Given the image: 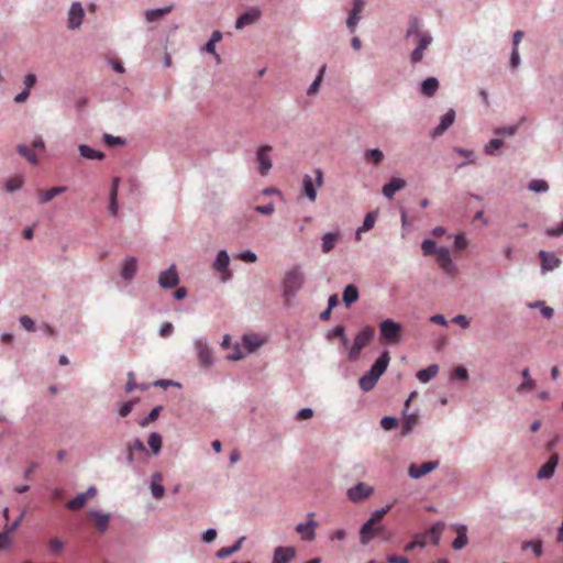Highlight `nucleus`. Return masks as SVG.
I'll return each mask as SVG.
<instances>
[{"label":"nucleus","mask_w":563,"mask_h":563,"mask_svg":"<svg viewBox=\"0 0 563 563\" xmlns=\"http://www.w3.org/2000/svg\"><path fill=\"white\" fill-rule=\"evenodd\" d=\"M407 38H413L417 47L410 55V60L412 64L420 63L423 58V52L428 48V46L432 42V37L428 32L421 31L419 29V23L416 19L410 21V25L407 30L406 34Z\"/></svg>","instance_id":"f257e3e1"},{"label":"nucleus","mask_w":563,"mask_h":563,"mask_svg":"<svg viewBox=\"0 0 563 563\" xmlns=\"http://www.w3.org/2000/svg\"><path fill=\"white\" fill-rule=\"evenodd\" d=\"M390 361L388 351H384L372 365L371 369L360 378V387L364 391L372 390L379 377L386 372Z\"/></svg>","instance_id":"f03ea898"},{"label":"nucleus","mask_w":563,"mask_h":563,"mask_svg":"<svg viewBox=\"0 0 563 563\" xmlns=\"http://www.w3.org/2000/svg\"><path fill=\"white\" fill-rule=\"evenodd\" d=\"M379 340L384 345H397L402 340V325L391 319L379 323Z\"/></svg>","instance_id":"7ed1b4c3"},{"label":"nucleus","mask_w":563,"mask_h":563,"mask_svg":"<svg viewBox=\"0 0 563 563\" xmlns=\"http://www.w3.org/2000/svg\"><path fill=\"white\" fill-rule=\"evenodd\" d=\"M305 283V274L300 269L299 266H295L286 272L283 287H284V296L287 301L295 297L296 294L301 289Z\"/></svg>","instance_id":"20e7f679"},{"label":"nucleus","mask_w":563,"mask_h":563,"mask_svg":"<svg viewBox=\"0 0 563 563\" xmlns=\"http://www.w3.org/2000/svg\"><path fill=\"white\" fill-rule=\"evenodd\" d=\"M263 344L262 339L255 334L244 335L243 347L236 346L232 354L228 355V360L238 361L243 358L247 353L255 351Z\"/></svg>","instance_id":"39448f33"},{"label":"nucleus","mask_w":563,"mask_h":563,"mask_svg":"<svg viewBox=\"0 0 563 563\" xmlns=\"http://www.w3.org/2000/svg\"><path fill=\"white\" fill-rule=\"evenodd\" d=\"M437 263L440 268L450 276H455L456 266L452 262L450 251L446 247H439L437 251Z\"/></svg>","instance_id":"423d86ee"},{"label":"nucleus","mask_w":563,"mask_h":563,"mask_svg":"<svg viewBox=\"0 0 563 563\" xmlns=\"http://www.w3.org/2000/svg\"><path fill=\"white\" fill-rule=\"evenodd\" d=\"M272 152L271 145H262L256 153V159L258 163V172L262 176L268 174L272 168V159L269 153Z\"/></svg>","instance_id":"0eeeda50"},{"label":"nucleus","mask_w":563,"mask_h":563,"mask_svg":"<svg viewBox=\"0 0 563 563\" xmlns=\"http://www.w3.org/2000/svg\"><path fill=\"white\" fill-rule=\"evenodd\" d=\"M373 492L374 489L372 486L365 483H358L347 490V497L354 503H360L367 499L373 494Z\"/></svg>","instance_id":"6e6552de"},{"label":"nucleus","mask_w":563,"mask_h":563,"mask_svg":"<svg viewBox=\"0 0 563 563\" xmlns=\"http://www.w3.org/2000/svg\"><path fill=\"white\" fill-rule=\"evenodd\" d=\"M313 514H309V520L306 523H299L296 527V531L305 541H312L316 538V528L318 523L313 520Z\"/></svg>","instance_id":"1a4fd4ad"},{"label":"nucleus","mask_w":563,"mask_h":563,"mask_svg":"<svg viewBox=\"0 0 563 563\" xmlns=\"http://www.w3.org/2000/svg\"><path fill=\"white\" fill-rule=\"evenodd\" d=\"M439 466L438 461L424 462L421 465L411 464L408 468V475L411 478H420L430 472L434 471Z\"/></svg>","instance_id":"9d476101"},{"label":"nucleus","mask_w":563,"mask_h":563,"mask_svg":"<svg viewBox=\"0 0 563 563\" xmlns=\"http://www.w3.org/2000/svg\"><path fill=\"white\" fill-rule=\"evenodd\" d=\"M178 283V273L174 265L159 274L158 284L162 288L170 289L177 286Z\"/></svg>","instance_id":"9b49d317"},{"label":"nucleus","mask_w":563,"mask_h":563,"mask_svg":"<svg viewBox=\"0 0 563 563\" xmlns=\"http://www.w3.org/2000/svg\"><path fill=\"white\" fill-rule=\"evenodd\" d=\"M96 495H97V489L93 486H91L87 489V492L80 493L75 498L69 500L66 504V507L70 510H79L86 505L88 499L93 498Z\"/></svg>","instance_id":"f8f14e48"},{"label":"nucleus","mask_w":563,"mask_h":563,"mask_svg":"<svg viewBox=\"0 0 563 563\" xmlns=\"http://www.w3.org/2000/svg\"><path fill=\"white\" fill-rule=\"evenodd\" d=\"M559 463V455L553 453L547 463H544L538 471L537 477L539 479H549L554 475L555 468Z\"/></svg>","instance_id":"ddd939ff"},{"label":"nucleus","mask_w":563,"mask_h":563,"mask_svg":"<svg viewBox=\"0 0 563 563\" xmlns=\"http://www.w3.org/2000/svg\"><path fill=\"white\" fill-rule=\"evenodd\" d=\"M82 18L84 9L81 3L74 2L68 12V27L71 30L77 29L81 24Z\"/></svg>","instance_id":"4468645a"},{"label":"nucleus","mask_w":563,"mask_h":563,"mask_svg":"<svg viewBox=\"0 0 563 563\" xmlns=\"http://www.w3.org/2000/svg\"><path fill=\"white\" fill-rule=\"evenodd\" d=\"M261 16V11L257 8H252L245 13L241 14L235 23V27L238 30H241L245 27L246 25L255 23Z\"/></svg>","instance_id":"2eb2a0df"},{"label":"nucleus","mask_w":563,"mask_h":563,"mask_svg":"<svg viewBox=\"0 0 563 563\" xmlns=\"http://www.w3.org/2000/svg\"><path fill=\"white\" fill-rule=\"evenodd\" d=\"M455 111L450 109L440 121V124L432 131V137L442 135L454 122Z\"/></svg>","instance_id":"dca6fc26"},{"label":"nucleus","mask_w":563,"mask_h":563,"mask_svg":"<svg viewBox=\"0 0 563 563\" xmlns=\"http://www.w3.org/2000/svg\"><path fill=\"white\" fill-rule=\"evenodd\" d=\"M539 256L541 260V268L543 272L552 271L559 267L561 264V260L556 257L553 253L540 251Z\"/></svg>","instance_id":"f3484780"},{"label":"nucleus","mask_w":563,"mask_h":563,"mask_svg":"<svg viewBox=\"0 0 563 563\" xmlns=\"http://www.w3.org/2000/svg\"><path fill=\"white\" fill-rule=\"evenodd\" d=\"M295 554L296 551L291 547H278L275 549L273 563H288Z\"/></svg>","instance_id":"a211bd4d"},{"label":"nucleus","mask_w":563,"mask_h":563,"mask_svg":"<svg viewBox=\"0 0 563 563\" xmlns=\"http://www.w3.org/2000/svg\"><path fill=\"white\" fill-rule=\"evenodd\" d=\"M21 517L14 520L10 526L7 525L4 531L0 532V550H8L11 548L10 534L19 527Z\"/></svg>","instance_id":"6ab92c4d"},{"label":"nucleus","mask_w":563,"mask_h":563,"mask_svg":"<svg viewBox=\"0 0 563 563\" xmlns=\"http://www.w3.org/2000/svg\"><path fill=\"white\" fill-rule=\"evenodd\" d=\"M375 526L376 525L369 520L362 526L360 531V540L362 544H367L375 537L376 532L382 529L380 527L376 528Z\"/></svg>","instance_id":"aec40b11"},{"label":"nucleus","mask_w":563,"mask_h":563,"mask_svg":"<svg viewBox=\"0 0 563 563\" xmlns=\"http://www.w3.org/2000/svg\"><path fill=\"white\" fill-rule=\"evenodd\" d=\"M374 334H375L374 328L371 325H366L355 335L354 342L357 345H360L362 349H364L373 340Z\"/></svg>","instance_id":"412c9836"},{"label":"nucleus","mask_w":563,"mask_h":563,"mask_svg":"<svg viewBox=\"0 0 563 563\" xmlns=\"http://www.w3.org/2000/svg\"><path fill=\"white\" fill-rule=\"evenodd\" d=\"M406 186V181L401 178H391L389 183L383 187V194L385 197L391 199L396 191L402 189Z\"/></svg>","instance_id":"4be33fe9"},{"label":"nucleus","mask_w":563,"mask_h":563,"mask_svg":"<svg viewBox=\"0 0 563 563\" xmlns=\"http://www.w3.org/2000/svg\"><path fill=\"white\" fill-rule=\"evenodd\" d=\"M88 516L99 531L103 532L107 530L110 520V516L108 514L90 511Z\"/></svg>","instance_id":"5701e85b"},{"label":"nucleus","mask_w":563,"mask_h":563,"mask_svg":"<svg viewBox=\"0 0 563 563\" xmlns=\"http://www.w3.org/2000/svg\"><path fill=\"white\" fill-rule=\"evenodd\" d=\"M196 350L201 365L209 366L212 363L211 351L208 345L201 341L196 342Z\"/></svg>","instance_id":"b1692460"},{"label":"nucleus","mask_w":563,"mask_h":563,"mask_svg":"<svg viewBox=\"0 0 563 563\" xmlns=\"http://www.w3.org/2000/svg\"><path fill=\"white\" fill-rule=\"evenodd\" d=\"M24 85H25L24 90L14 97V101L16 103H22L29 98L30 90L35 85V74L30 73L29 75H26Z\"/></svg>","instance_id":"393cba45"},{"label":"nucleus","mask_w":563,"mask_h":563,"mask_svg":"<svg viewBox=\"0 0 563 563\" xmlns=\"http://www.w3.org/2000/svg\"><path fill=\"white\" fill-rule=\"evenodd\" d=\"M137 271V261L135 257H128L122 266L121 275L124 279L130 280Z\"/></svg>","instance_id":"a878e982"},{"label":"nucleus","mask_w":563,"mask_h":563,"mask_svg":"<svg viewBox=\"0 0 563 563\" xmlns=\"http://www.w3.org/2000/svg\"><path fill=\"white\" fill-rule=\"evenodd\" d=\"M120 179L118 177L112 179V186L110 190V203L109 211L112 216L118 214V189H119Z\"/></svg>","instance_id":"bb28decb"},{"label":"nucleus","mask_w":563,"mask_h":563,"mask_svg":"<svg viewBox=\"0 0 563 563\" xmlns=\"http://www.w3.org/2000/svg\"><path fill=\"white\" fill-rule=\"evenodd\" d=\"M521 376L525 380L517 387V393L522 394L533 390L536 388V380L530 377L529 368H523Z\"/></svg>","instance_id":"cd10ccee"},{"label":"nucleus","mask_w":563,"mask_h":563,"mask_svg":"<svg viewBox=\"0 0 563 563\" xmlns=\"http://www.w3.org/2000/svg\"><path fill=\"white\" fill-rule=\"evenodd\" d=\"M444 528H445L444 522L438 521L423 536H424V538L428 537L430 539V541L437 545L440 541V537H441Z\"/></svg>","instance_id":"c85d7f7f"},{"label":"nucleus","mask_w":563,"mask_h":563,"mask_svg":"<svg viewBox=\"0 0 563 563\" xmlns=\"http://www.w3.org/2000/svg\"><path fill=\"white\" fill-rule=\"evenodd\" d=\"M303 194L310 201H316L317 190L313 180L310 176L306 175L302 179Z\"/></svg>","instance_id":"c756f323"},{"label":"nucleus","mask_w":563,"mask_h":563,"mask_svg":"<svg viewBox=\"0 0 563 563\" xmlns=\"http://www.w3.org/2000/svg\"><path fill=\"white\" fill-rule=\"evenodd\" d=\"M466 527L465 526H459L456 527V538L452 543V548L454 550H461L467 544V534H466Z\"/></svg>","instance_id":"7c9ffc66"},{"label":"nucleus","mask_w":563,"mask_h":563,"mask_svg":"<svg viewBox=\"0 0 563 563\" xmlns=\"http://www.w3.org/2000/svg\"><path fill=\"white\" fill-rule=\"evenodd\" d=\"M439 88V82L434 77H429L421 84V91L427 97H432Z\"/></svg>","instance_id":"2f4dec72"},{"label":"nucleus","mask_w":563,"mask_h":563,"mask_svg":"<svg viewBox=\"0 0 563 563\" xmlns=\"http://www.w3.org/2000/svg\"><path fill=\"white\" fill-rule=\"evenodd\" d=\"M340 238V234L339 233H325L323 236H322V252L323 253H329L331 252L338 240Z\"/></svg>","instance_id":"473e14b6"},{"label":"nucleus","mask_w":563,"mask_h":563,"mask_svg":"<svg viewBox=\"0 0 563 563\" xmlns=\"http://www.w3.org/2000/svg\"><path fill=\"white\" fill-rule=\"evenodd\" d=\"M439 372L438 365H430L427 368L420 369L417 373V378L421 383H428Z\"/></svg>","instance_id":"72a5a7b5"},{"label":"nucleus","mask_w":563,"mask_h":563,"mask_svg":"<svg viewBox=\"0 0 563 563\" xmlns=\"http://www.w3.org/2000/svg\"><path fill=\"white\" fill-rule=\"evenodd\" d=\"M66 191V187L59 186V187H53L47 190H43L40 192V201L45 203L54 199L57 195L63 194Z\"/></svg>","instance_id":"f704fd0d"},{"label":"nucleus","mask_w":563,"mask_h":563,"mask_svg":"<svg viewBox=\"0 0 563 563\" xmlns=\"http://www.w3.org/2000/svg\"><path fill=\"white\" fill-rule=\"evenodd\" d=\"M173 10V5L165 7L162 9L148 10L145 13V19L147 22H154L163 18L165 14L169 13Z\"/></svg>","instance_id":"c9c22d12"},{"label":"nucleus","mask_w":563,"mask_h":563,"mask_svg":"<svg viewBox=\"0 0 563 563\" xmlns=\"http://www.w3.org/2000/svg\"><path fill=\"white\" fill-rule=\"evenodd\" d=\"M419 417L416 413L405 415L402 422V434L406 435L418 424Z\"/></svg>","instance_id":"e433bc0d"},{"label":"nucleus","mask_w":563,"mask_h":563,"mask_svg":"<svg viewBox=\"0 0 563 563\" xmlns=\"http://www.w3.org/2000/svg\"><path fill=\"white\" fill-rule=\"evenodd\" d=\"M358 299V290L354 285H347L343 292V301L346 306L352 305Z\"/></svg>","instance_id":"4c0bfd02"},{"label":"nucleus","mask_w":563,"mask_h":563,"mask_svg":"<svg viewBox=\"0 0 563 563\" xmlns=\"http://www.w3.org/2000/svg\"><path fill=\"white\" fill-rule=\"evenodd\" d=\"M243 540H244V538H241L232 547H225V548L219 549L217 552V558L225 559V558L232 555L233 553L238 552L241 549Z\"/></svg>","instance_id":"58836bf2"},{"label":"nucleus","mask_w":563,"mask_h":563,"mask_svg":"<svg viewBox=\"0 0 563 563\" xmlns=\"http://www.w3.org/2000/svg\"><path fill=\"white\" fill-rule=\"evenodd\" d=\"M24 179L22 176L11 177L4 183V190L7 192H14L23 186Z\"/></svg>","instance_id":"ea45409f"},{"label":"nucleus","mask_w":563,"mask_h":563,"mask_svg":"<svg viewBox=\"0 0 563 563\" xmlns=\"http://www.w3.org/2000/svg\"><path fill=\"white\" fill-rule=\"evenodd\" d=\"M80 155L88 159H102L104 157L103 153L96 151L88 145L79 146Z\"/></svg>","instance_id":"a19ab883"},{"label":"nucleus","mask_w":563,"mask_h":563,"mask_svg":"<svg viewBox=\"0 0 563 563\" xmlns=\"http://www.w3.org/2000/svg\"><path fill=\"white\" fill-rule=\"evenodd\" d=\"M229 263H230V258H229L228 253L225 251H220L218 253V256H217V260H216L213 266L217 271L224 272V271H227Z\"/></svg>","instance_id":"79ce46f5"},{"label":"nucleus","mask_w":563,"mask_h":563,"mask_svg":"<svg viewBox=\"0 0 563 563\" xmlns=\"http://www.w3.org/2000/svg\"><path fill=\"white\" fill-rule=\"evenodd\" d=\"M153 482L151 484V490H152V494L155 498L159 499L164 496V493H165V489L163 487V485H161L157 481H161L162 479V476L159 473H156L154 476H153Z\"/></svg>","instance_id":"37998d69"},{"label":"nucleus","mask_w":563,"mask_h":563,"mask_svg":"<svg viewBox=\"0 0 563 563\" xmlns=\"http://www.w3.org/2000/svg\"><path fill=\"white\" fill-rule=\"evenodd\" d=\"M364 158L367 163H373L374 165H378L382 163L384 158V154L380 150L374 148L369 150L365 153Z\"/></svg>","instance_id":"c03bdc74"},{"label":"nucleus","mask_w":563,"mask_h":563,"mask_svg":"<svg viewBox=\"0 0 563 563\" xmlns=\"http://www.w3.org/2000/svg\"><path fill=\"white\" fill-rule=\"evenodd\" d=\"M18 153L25 157L27 162L32 165H35V151L24 144H19L16 146Z\"/></svg>","instance_id":"a18cd8bd"},{"label":"nucleus","mask_w":563,"mask_h":563,"mask_svg":"<svg viewBox=\"0 0 563 563\" xmlns=\"http://www.w3.org/2000/svg\"><path fill=\"white\" fill-rule=\"evenodd\" d=\"M377 216H378V212L377 211H372V212H368L366 216H365V219L363 221V224L362 227H360V231H369L374 228L375 225V222H376V219H377Z\"/></svg>","instance_id":"49530a36"},{"label":"nucleus","mask_w":563,"mask_h":563,"mask_svg":"<svg viewBox=\"0 0 563 563\" xmlns=\"http://www.w3.org/2000/svg\"><path fill=\"white\" fill-rule=\"evenodd\" d=\"M528 188L534 192H545L549 190V184L542 179H533L529 183Z\"/></svg>","instance_id":"de8ad7c7"},{"label":"nucleus","mask_w":563,"mask_h":563,"mask_svg":"<svg viewBox=\"0 0 563 563\" xmlns=\"http://www.w3.org/2000/svg\"><path fill=\"white\" fill-rule=\"evenodd\" d=\"M147 443L152 449L153 453L157 454L162 448V437L158 433L153 432L150 434Z\"/></svg>","instance_id":"09e8293b"},{"label":"nucleus","mask_w":563,"mask_h":563,"mask_svg":"<svg viewBox=\"0 0 563 563\" xmlns=\"http://www.w3.org/2000/svg\"><path fill=\"white\" fill-rule=\"evenodd\" d=\"M325 65H323L320 70H319V74L317 76V78L314 79V81L310 85L309 89H308V95H316L319 90V87L323 80V76H324V73H325Z\"/></svg>","instance_id":"8fccbe9b"},{"label":"nucleus","mask_w":563,"mask_h":563,"mask_svg":"<svg viewBox=\"0 0 563 563\" xmlns=\"http://www.w3.org/2000/svg\"><path fill=\"white\" fill-rule=\"evenodd\" d=\"M421 250H422L423 255L428 256L431 254L437 255V251L439 249H437V244L433 240L427 239L422 242Z\"/></svg>","instance_id":"3c124183"},{"label":"nucleus","mask_w":563,"mask_h":563,"mask_svg":"<svg viewBox=\"0 0 563 563\" xmlns=\"http://www.w3.org/2000/svg\"><path fill=\"white\" fill-rule=\"evenodd\" d=\"M503 144H504V142L500 139H493L485 146V153L488 154V155H494L495 152L503 146Z\"/></svg>","instance_id":"603ef678"},{"label":"nucleus","mask_w":563,"mask_h":563,"mask_svg":"<svg viewBox=\"0 0 563 563\" xmlns=\"http://www.w3.org/2000/svg\"><path fill=\"white\" fill-rule=\"evenodd\" d=\"M391 509V505H387L382 509L376 510L369 521H372L374 525L379 523V521L385 517V515Z\"/></svg>","instance_id":"864d4df0"},{"label":"nucleus","mask_w":563,"mask_h":563,"mask_svg":"<svg viewBox=\"0 0 563 563\" xmlns=\"http://www.w3.org/2000/svg\"><path fill=\"white\" fill-rule=\"evenodd\" d=\"M20 324L29 332L35 331V321L29 316H22L19 319Z\"/></svg>","instance_id":"5fc2aeb1"},{"label":"nucleus","mask_w":563,"mask_h":563,"mask_svg":"<svg viewBox=\"0 0 563 563\" xmlns=\"http://www.w3.org/2000/svg\"><path fill=\"white\" fill-rule=\"evenodd\" d=\"M161 410H162L161 406L153 408L151 410V412L148 413V416L141 422V426L145 427L148 423L155 421L158 418Z\"/></svg>","instance_id":"6e6d98bb"},{"label":"nucleus","mask_w":563,"mask_h":563,"mask_svg":"<svg viewBox=\"0 0 563 563\" xmlns=\"http://www.w3.org/2000/svg\"><path fill=\"white\" fill-rule=\"evenodd\" d=\"M424 545H426L424 536H416V539L413 541L409 542L405 547V551L409 552L417 547L423 548Z\"/></svg>","instance_id":"4d7b16f0"},{"label":"nucleus","mask_w":563,"mask_h":563,"mask_svg":"<svg viewBox=\"0 0 563 563\" xmlns=\"http://www.w3.org/2000/svg\"><path fill=\"white\" fill-rule=\"evenodd\" d=\"M380 426L384 430H391L398 426V420L394 417H384L380 420Z\"/></svg>","instance_id":"13d9d810"},{"label":"nucleus","mask_w":563,"mask_h":563,"mask_svg":"<svg viewBox=\"0 0 563 563\" xmlns=\"http://www.w3.org/2000/svg\"><path fill=\"white\" fill-rule=\"evenodd\" d=\"M63 549V542L58 539H52L48 543V550L52 554L58 555Z\"/></svg>","instance_id":"bf43d9fd"},{"label":"nucleus","mask_w":563,"mask_h":563,"mask_svg":"<svg viewBox=\"0 0 563 563\" xmlns=\"http://www.w3.org/2000/svg\"><path fill=\"white\" fill-rule=\"evenodd\" d=\"M531 548L536 554V556H540L542 554V542L541 541H530L523 544V549Z\"/></svg>","instance_id":"052dcab7"},{"label":"nucleus","mask_w":563,"mask_h":563,"mask_svg":"<svg viewBox=\"0 0 563 563\" xmlns=\"http://www.w3.org/2000/svg\"><path fill=\"white\" fill-rule=\"evenodd\" d=\"M361 19V15L356 13H350V16L347 18L346 25L351 33H353L356 29V25Z\"/></svg>","instance_id":"680f3d73"},{"label":"nucleus","mask_w":563,"mask_h":563,"mask_svg":"<svg viewBox=\"0 0 563 563\" xmlns=\"http://www.w3.org/2000/svg\"><path fill=\"white\" fill-rule=\"evenodd\" d=\"M518 130V125L512 126H506V128H498L494 131L496 135H514Z\"/></svg>","instance_id":"e2e57ef3"},{"label":"nucleus","mask_w":563,"mask_h":563,"mask_svg":"<svg viewBox=\"0 0 563 563\" xmlns=\"http://www.w3.org/2000/svg\"><path fill=\"white\" fill-rule=\"evenodd\" d=\"M103 141L110 145V146H113V145H123L124 144V140L119 137V136H113V135H110V134H104L103 135Z\"/></svg>","instance_id":"0e129e2a"},{"label":"nucleus","mask_w":563,"mask_h":563,"mask_svg":"<svg viewBox=\"0 0 563 563\" xmlns=\"http://www.w3.org/2000/svg\"><path fill=\"white\" fill-rule=\"evenodd\" d=\"M128 451H133V452H144L145 451V445L144 443L140 440V439H135L133 442L129 443L128 444Z\"/></svg>","instance_id":"69168bd1"},{"label":"nucleus","mask_w":563,"mask_h":563,"mask_svg":"<svg viewBox=\"0 0 563 563\" xmlns=\"http://www.w3.org/2000/svg\"><path fill=\"white\" fill-rule=\"evenodd\" d=\"M452 377L461 380H466L468 378L467 369L465 367L457 366L454 369Z\"/></svg>","instance_id":"338daca9"},{"label":"nucleus","mask_w":563,"mask_h":563,"mask_svg":"<svg viewBox=\"0 0 563 563\" xmlns=\"http://www.w3.org/2000/svg\"><path fill=\"white\" fill-rule=\"evenodd\" d=\"M134 405H135V400H129V401L124 402L119 410L120 416L126 417L128 415H130Z\"/></svg>","instance_id":"774afa93"}]
</instances>
